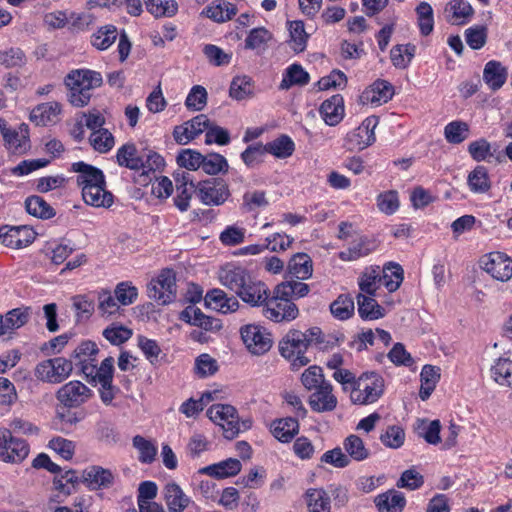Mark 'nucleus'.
<instances>
[{
    "label": "nucleus",
    "instance_id": "obj_61",
    "mask_svg": "<svg viewBox=\"0 0 512 512\" xmlns=\"http://www.w3.org/2000/svg\"><path fill=\"white\" fill-rule=\"evenodd\" d=\"M291 47L295 52H302L307 43L308 34L305 32L304 23L300 20L289 22Z\"/></svg>",
    "mask_w": 512,
    "mask_h": 512
},
{
    "label": "nucleus",
    "instance_id": "obj_14",
    "mask_svg": "<svg viewBox=\"0 0 512 512\" xmlns=\"http://www.w3.org/2000/svg\"><path fill=\"white\" fill-rule=\"evenodd\" d=\"M0 131L12 153L23 154L30 148L28 125L21 124L17 129H10L6 127L5 121L0 120Z\"/></svg>",
    "mask_w": 512,
    "mask_h": 512
},
{
    "label": "nucleus",
    "instance_id": "obj_33",
    "mask_svg": "<svg viewBox=\"0 0 512 512\" xmlns=\"http://www.w3.org/2000/svg\"><path fill=\"white\" fill-rule=\"evenodd\" d=\"M394 95L393 86L385 80L375 81L369 89L365 90L363 97L372 104L387 103Z\"/></svg>",
    "mask_w": 512,
    "mask_h": 512
},
{
    "label": "nucleus",
    "instance_id": "obj_21",
    "mask_svg": "<svg viewBox=\"0 0 512 512\" xmlns=\"http://www.w3.org/2000/svg\"><path fill=\"white\" fill-rule=\"evenodd\" d=\"M114 371V359L113 357L105 358L99 367L93 362L90 364H84L82 372L86 377H91L93 381L99 384L108 385L112 383Z\"/></svg>",
    "mask_w": 512,
    "mask_h": 512
},
{
    "label": "nucleus",
    "instance_id": "obj_58",
    "mask_svg": "<svg viewBox=\"0 0 512 512\" xmlns=\"http://www.w3.org/2000/svg\"><path fill=\"white\" fill-rule=\"evenodd\" d=\"M147 10L155 17H171L178 6L175 0H144Z\"/></svg>",
    "mask_w": 512,
    "mask_h": 512
},
{
    "label": "nucleus",
    "instance_id": "obj_2",
    "mask_svg": "<svg viewBox=\"0 0 512 512\" xmlns=\"http://www.w3.org/2000/svg\"><path fill=\"white\" fill-rule=\"evenodd\" d=\"M102 76L99 72L90 69L72 70L65 77L67 86L68 100L75 107L86 106L95 88L102 84Z\"/></svg>",
    "mask_w": 512,
    "mask_h": 512
},
{
    "label": "nucleus",
    "instance_id": "obj_24",
    "mask_svg": "<svg viewBox=\"0 0 512 512\" xmlns=\"http://www.w3.org/2000/svg\"><path fill=\"white\" fill-rule=\"evenodd\" d=\"M164 499L169 512H183L191 502L190 497L174 482L164 487Z\"/></svg>",
    "mask_w": 512,
    "mask_h": 512
},
{
    "label": "nucleus",
    "instance_id": "obj_28",
    "mask_svg": "<svg viewBox=\"0 0 512 512\" xmlns=\"http://www.w3.org/2000/svg\"><path fill=\"white\" fill-rule=\"evenodd\" d=\"M236 13L237 8L234 4L225 0H217L207 6L202 11L201 15L206 16L214 22L223 23L232 19Z\"/></svg>",
    "mask_w": 512,
    "mask_h": 512
},
{
    "label": "nucleus",
    "instance_id": "obj_8",
    "mask_svg": "<svg viewBox=\"0 0 512 512\" xmlns=\"http://www.w3.org/2000/svg\"><path fill=\"white\" fill-rule=\"evenodd\" d=\"M211 421L219 425L227 439L235 438L240 432L236 409L228 404H215L207 410Z\"/></svg>",
    "mask_w": 512,
    "mask_h": 512
},
{
    "label": "nucleus",
    "instance_id": "obj_63",
    "mask_svg": "<svg viewBox=\"0 0 512 512\" xmlns=\"http://www.w3.org/2000/svg\"><path fill=\"white\" fill-rule=\"evenodd\" d=\"M399 206L398 193L395 190L383 192L377 197V207L386 215L394 214L399 209Z\"/></svg>",
    "mask_w": 512,
    "mask_h": 512
},
{
    "label": "nucleus",
    "instance_id": "obj_40",
    "mask_svg": "<svg viewBox=\"0 0 512 512\" xmlns=\"http://www.w3.org/2000/svg\"><path fill=\"white\" fill-rule=\"evenodd\" d=\"M381 281V268L379 266L366 268L358 279L360 293L374 296Z\"/></svg>",
    "mask_w": 512,
    "mask_h": 512
},
{
    "label": "nucleus",
    "instance_id": "obj_26",
    "mask_svg": "<svg viewBox=\"0 0 512 512\" xmlns=\"http://www.w3.org/2000/svg\"><path fill=\"white\" fill-rule=\"evenodd\" d=\"M241 462L236 458H228L216 464L200 469V473L217 479H223L237 475L241 471Z\"/></svg>",
    "mask_w": 512,
    "mask_h": 512
},
{
    "label": "nucleus",
    "instance_id": "obj_59",
    "mask_svg": "<svg viewBox=\"0 0 512 512\" xmlns=\"http://www.w3.org/2000/svg\"><path fill=\"white\" fill-rule=\"evenodd\" d=\"M271 38L272 34L266 28H254L245 39V48L250 50H264Z\"/></svg>",
    "mask_w": 512,
    "mask_h": 512
},
{
    "label": "nucleus",
    "instance_id": "obj_46",
    "mask_svg": "<svg viewBox=\"0 0 512 512\" xmlns=\"http://www.w3.org/2000/svg\"><path fill=\"white\" fill-rule=\"evenodd\" d=\"M491 376L498 384L512 388V360L498 358L491 367Z\"/></svg>",
    "mask_w": 512,
    "mask_h": 512
},
{
    "label": "nucleus",
    "instance_id": "obj_44",
    "mask_svg": "<svg viewBox=\"0 0 512 512\" xmlns=\"http://www.w3.org/2000/svg\"><path fill=\"white\" fill-rule=\"evenodd\" d=\"M310 80L309 74L299 64H292L286 69V73L280 83V89L287 90L293 85L304 86Z\"/></svg>",
    "mask_w": 512,
    "mask_h": 512
},
{
    "label": "nucleus",
    "instance_id": "obj_62",
    "mask_svg": "<svg viewBox=\"0 0 512 512\" xmlns=\"http://www.w3.org/2000/svg\"><path fill=\"white\" fill-rule=\"evenodd\" d=\"M98 309L104 315H114L119 312L120 304L117 301L115 294L113 295L110 290L102 289L98 293Z\"/></svg>",
    "mask_w": 512,
    "mask_h": 512
},
{
    "label": "nucleus",
    "instance_id": "obj_17",
    "mask_svg": "<svg viewBox=\"0 0 512 512\" xmlns=\"http://www.w3.org/2000/svg\"><path fill=\"white\" fill-rule=\"evenodd\" d=\"M332 391L333 388L330 383L314 390L308 399L311 409L318 413L333 411L337 406V398Z\"/></svg>",
    "mask_w": 512,
    "mask_h": 512
},
{
    "label": "nucleus",
    "instance_id": "obj_37",
    "mask_svg": "<svg viewBox=\"0 0 512 512\" xmlns=\"http://www.w3.org/2000/svg\"><path fill=\"white\" fill-rule=\"evenodd\" d=\"M180 318L192 325L199 326L205 330H212L220 327L218 320L206 316L199 308L188 306L181 312Z\"/></svg>",
    "mask_w": 512,
    "mask_h": 512
},
{
    "label": "nucleus",
    "instance_id": "obj_20",
    "mask_svg": "<svg viewBox=\"0 0 512 512\" xmlns=\"http://www.w3.org/2000/svg\"><path fill=\"white\" fill-rule=\"evenodd\" d=\"M376 248L377 243L375 240L360 236L354 239L346 250L339 253V258L342 261H356L369 255Z\"/></svg>",
    "mask_w": 512,
    "mask_h": 512
},
{
    "label": "nucleus",
    "instance_id": "obj_49",
    "mask_svg": "<svg viewBox=\"0 0 512 512\" xmlns=\"http://www.w3.org/2000/svg\"><path fill=\"white\" fill-rule=\"evenodd\" d=\"M265 153H270L277 158H287L294 152L295 145L287 135H281L275 140L263 145Z\"/></svg>",
    "mask_w": 512,
    "mask_h": 512
},
{
    "label": "nucleus",
    "instance_id": "obj_13",
    "mask_svg": "<svg viewBox=\"0 0 512 512\" xmlns=\"http://www.w3.org/2000/svg\"><path fill=\"white\" fill-rule=\"evenodd\" d=\"M36 233L28 226H1L0 239L2 244L13 249H20L31 244Z\"/></svg>",
    "mask_w": 512,
    "mask_h": 512
},
{
    "label": "nucleus",
    "instance_id": "obj_45",
    "mask_svg": "<svg viewBox=\"0 0 512 512\" xmlns=\"http://www.w3.org/2000/svg\"><path fill=\"white\" fill-rule=\"evenodd\" d=\"M309 512H330V497L323 489H309L306 494Z\"/></svg>",
    "mask_w": 512,
    "mask_h": 512
},
{
    "label": "nucleus",
    "instance_id": "obj_32",
    "mask_svg": "<svg viewBox=\"0 0 512 512\" xmlns=\"http://www.w3.org/2000/svg\"><path fill=\"white\" fill-rule=\"evenodd\" d=\"M379 512H402L406 505L404 495L396 490H389L375 499Z\"/></svg>",
    "mask_w": 512,
    "mask_h": 512
},
{
    "label": "nucleus",
    "instance_id": "obj_4",
    "mask_svg": "<svg viewBox=\"0 0 512 512\" xmlns=\"http://www.w3.org/2000/svg\"><path fill=\"white\" fill-rule=\"evenodd\" d=\"M176 274L172 269H163L148 284V296L158 304L166 305L176 299Z\"/></svg>",
    "mask_w": 512,
    "mask_h": 512
},
{
    "label": "nucleus",
    "instance_id": "obj_51",
    "mask_svg": "<svg viewBox=\"0 0 512 512\" xmlns=\"http://www.w3.org/2000/svg\"><path fill=\"white\" fill-rule=\"evenodd\" d=\"M447 11L450 13L448 21L453 25L465 23L474 12L472 6L466 0H452Z\"/></svg>",
    "mask_w": 512,
    "mask_h": 512
},
{
    "label": "nucleus",
    "instance_id": "obj_47",
    "mask_svg": "<svg viewBox=\"0 0 512 512\" xmlns=\"http://www.w3.org/2000/svg\"><path fill=\"white\" fill-rule=\"evenodd\" d=\"M343 447L349 459L355 461H364L370 456V451L366 448L363 440L357 435H349L343 442Z\"/></svg>",
    "mask_w": 512,
    "mask_h": 512
},
{
    "label": "nucleus",
    "instance_id": "obj_50",
    "mask_svg": "<svg viewBox=\"0 0 512 512\" xmlns=\"http://www.w3.org/2000/svg\"><path fill=\"white\" fill-rule=\"evenodd\" d=\"M30 316L31 310L29 307H19L8 311L5 316H3L7 333H11L24 326L30 319Z\"/></svg>",
    "mask_w": 512,
    "mask_h": 512
},
{
    "label": "nucleus",
    "instance_id": "obj_22",
    "mask_svg": "<svg viewBox=\"0 0 512 512\" xmlns=\"http://www.w3.org/2000/svg\"><path fill=\"white\" fill-rule=\"evenodd\" d=\"M83 479L92 490L110 487L114 482V475L109 469L101 466H91L84 470Z\"/></svg>",
    "mask_w": 512,
    "mask_h": 512
},
{
    "label": "nucleus",
    "instance_id": "obj_15",
    "mask_svg": "<svg viewBox=\"0 0 512 512\" xmlns=\"http://www.w3.org/2000/svg\"><path fill=\"white\" fill-rule=\"evenodd\" d=\"M376 120L374 118L365 119L362 124L348 133L345 141L349 150H363L375 142L374 128Z\"/></svg>",
    "mask_w": 512,
    "mask_h": 512
},
{
    "label": "nucleus",
    "instance_id": "obj_19",
    "mask_svg": "<svg viewBox=\"0 0 512 512\" xmlns=\"http://www.w3.org/2000/svg\"><path fill=\"white\" fill-rule=\"evenodd\" d=\"M204 301L207 307L223 314L235 312L239 308L237 298L229 297L223 290L217 288L207 292Z\"/></svg>",
    "mask_w": 512,
    "mask_h": 512
},
{
    "label": "nucleus",
    "instance_id": "obj_38",
    "mask_svg": "<svg viewBox=\"0 0 512 512\" xmlns=\"http://www.w3.org/2000/svg\"><path fill=\"white\" fill-rule=\"evenodd\" d=\"M298 432L299 423L296 418L287 417L273 422L272 433L283 443L290 442Z\"/></svg>",
    "mask_w": 512,
    "mask_h": 512
},
{
    "label": "nucleus",
    "instance_id": "obj_5",
    "mask_svg": "<svg viewBox=\"0 0 512 512\" xmlns=\"http://www.w3.org/2000/svg\"><path fill=\"white\" fill-rule=\"evenodd\" d=\"M29 445L24 439L16 438L8 428H0V461L18 464L29 455Z\"/></svg>",
    "mask_w": 512,
    "mask_h": 512
},
{
    "label": "nucleus",
    "instance_id": "obj_48",
    "mask_svg": "<svg viewBox=\"0 0 512 512\" xmlns=\"http://www.w3.org/2000/svg\"><path fill=\"white\" fill-rule=\"evenodd\" d=\"M25 208L28 214L37 218L50 219L55 216L54 209L37 195L30 196L25 200Z\"/></svg>",
    "mask_w": 512,
    "mask_h": 512
},
{
    "label": "nucleus",
    "instance_id": "obj_64",
    "mask_svg": "<svg viewBox=\"0 0 512 512\" xmlns=\"http://www.w3.org/2000/svg\"><path fill=\"white\" fill-rule=\"evenodd\" d=\"M89 140L93 148L101 153L109 151L114 145L113 135L107 129L93 131Z\"/></svg>",
    "mask_w": 512,
    "mask_h": 512
},
{
    "label": "nucleus",
    "instance_id": "obj_10",
    "mask_svg": "<svg viewBox=\"0 0 512 512\" xmlns=\"http://www.w3.org/2000/svg\"><path fill=\"white\" fill-rule=\"evenodd\" d=\"M240 333L247 349L255 355L266 353L272 346L270 333L259 325H246L241 328Z\"/></svg>",
    "mask_w": 512,
    "mask_h": 512
},
{
    "label": "nucleus",
    "instance_id": "obj_6",
    "mask_svg": "<svg viewBox=\"0 0 512 512\" xmlns=\"http://www.w3.org/2000/svg\"><path fill=\"white\" fill-rule=\"evenodd\" d=\"M72 362L63 357L44 360L37 364L35 375L48 383H61L72 373Z\"/></svg>",
    "mask_w": 512,
    "mask_h": 512
},
{
    "label": "nucleus",
    "instance_id": "obj_34",
    "mask_svg": "<svg viewBox=\"0 0 512 512\" xmlns=\"http://www.w3.org/2000/svg\"><path fill=\"white\" fill-rule=\"evenodd\" d=\"M143 158L142 153L139 154L136 146L131 143L121 146L116 155L117 163L131 170H140L144 165Z\"/></svg>",
    "mask_w": 512,
    "mask_h": 512
},
{
    "label": "nucleus",
    "instance_id": "obj_55",
    "mask_svg": "<svg viewBox=\"0 0 512 512\" xmlns=\"http://www.w3.org/2000/svg\"><path fill=\"white\" fill-rule=\"evenodd\" d=\"M468 186L474 193H486L490 189L488 172L484 166H477L469 173Z\"/></svg>",
    "mask_w": 512,
    "mask_h": 512
},
{
    "label": "nucleus",
    "instance_id": "obj_31",
    "mask_svg": "<svg viewBox=\"0 0 512 512\" xmlns=\"http://www.w3.org/2000/svg\"><path fill=\"white\" fill-rule=\"evenodd\" d=\"M507 69L498 61H489L483 71V79L493 91L500 89L507 79Z\"/></svg>",
    "mask_w": 512,
    "mask_h": 512
},
{
    "label": "nucleus",
    "instance_id": "obj_11",
    "mask_svg": "<svg viewBox=\"0 0 512 512\" xmlns=\"http://www.w3.org/2000/svg\"><path fill=\"white\" fill-rule=\"evenodd\" d=\"M481 268L499 281H508L512 277V259L501 252H492L480 260Z\"/></svg>",
    "mask_w": 512,
    "mask_h": 512
},
{
    "label": "nucleus",
    "instance_id": "obj_54",
    "mask_svg": "<svg viewBox=\"0 0 512 512\" xmlns=\"http://www.w3.org/2000/svg\"><path fill=\"white\" fill-rule=\"evenodd\" d=\"M417 23L422 36L431 34L434 28V15L431 5L420 2L416 7Z\"/></svg>",
    "mask_w": 512,
    "mask_h": 512
},
{
    "label": "nucleus",
    "instance_id": "obj_18",
    "mask_svg": "<svg viewBox=\"0 0 512 512\" xmlns=\"http://www.w3.org/2000/svg\"><path fill=\"white\" fill-rule=\"evenodd\" d=\"M250 274L242 267L227 265L219 272L220 283L236 295L248 281Z\"/></svg>",
    "mask_w": 512,
    "mask_h": 512
},
{
    "label": "nucleus",
    "instance_id": "obj_39",
    "mask_svg": "<svg viewBox=\"0 0 512 512\" xmlns=\"http://www.w3.org/2000/svg\"><path fill=\"white\" fill-rule=\"evenodd\" d=\"M254 82L248 76H236L232 79L229 95L232 99L242 101L252 98L255 94Z\"/></svg>",
    "mask_w": 512,
    "mask_h": 512
},
{
    "label": "nucleus",
    "instance_id": "obj_23",
    "mask_svg": "<svg viewBox=\"0 0 512 512\" xmlns=\"http://www.w3.org/2000/svg\"><path fill=\"white\" fill-rule=\"evenodd\" d=\"M72 170L78 173L77 183L82 189L89 185L105 184L103 172L92 165L80 161L72 164Z\"/></svg>",
    "mask_w": 512,
    "mask_h": 512
},
{
    "label": "nucleus",
    "instance_id": "obj_7",
    "mask_svg": "<svg viewBox=\"0 0 512 512\" xmlns=\"http://www.w3.org/2000/svg\"><path fill=\"white\" fill-rule=\"evenodd\" d=\"M195 193L208 206H220L230 196L228 185L220 178H210L197 183Z\"/></svg>",
    "mask_w": 512,
    "mask_h": 512
},
{
    "label": "nucleus",
    "instance_id": "obj_42",
    "mask_svg": "<svg viewBox=\"0 0 512 512\" xmlns=\"http://www.w3.org/2000/svg\"><path fill=\"white\" fill-rule=\"evenodd\" d=\"M310 291L309 285L297 280L285 281L275 287V294L288 297L290 301L306 296Z\"/></svg>",
    "mask_w": 512,
    "mask_h": 512
},
{
    "label": "nucleus",
    "instance_id": "obj_1",
    "mask_svg": "<svg viewBox=\"0 0 512 512\" xmlns=\"http://www.w3.org/2000/svg\"><path fill=\"white\" fill-rule=\"evenodd\" d=\"M322 335L318 327L310 328L305 332L290 330L279 342L280 354L291 361L294 369H299L310 362L305 354L311 345H319L323 342Z\"/></svg>",
    "mask_w": 512,
    "mask_h": 512
},
{
    "label": "nucleus",
    "instance_id": "obj_25",
    "mask_svg": "<svg viewBox=\"0 0 512 512\" xmlns=\"http://www.w3.org/2000/svg\"><path fill=\"white\" fill-rule=\"evenodd\" d=\"M320 113L326 124L337 125L344 116L343 97L337 94L325 100L320 107Z\"/></svg>",
    "mask_w": 512,
    "mask_h": 512
},
{
    "label": "nucleus",
    "instance_id": "obj_27",
    "mask_svg": "<svg viewBox=\"0 0 512 512\" xmlns=\"http://www.w3.org/2000/svg\"><path fill=\"white\" fill-rule=\"evenodd\" d=\"M60 111L61 106L57 102L42 103L32 109L30 120L36 125L46 126L57 121Z\"/></svg>",
    "mask_w": 512,
    "mask_h": 512
},
{
    "label": "nucleus",
    "instance_id": "obj_35",
    "mask_svg": "<svg viewBox=\"0 0 512 512\" xmlns=\"http://www.w3.org/2000/svg\"><path fill=\"white\" fill-rule=\"evenodd\" d=\"M358 313L364 320H376L384 317V308L370 295L359 293L356 296Z\"/></svg>",
    "mask_w": 512,
    "mask_h": 512
},
{
    "label": "nucleus",
    "instance_id": "obj_16",
    "mask_svg": "<svg viewBox=\"0 0 512 512\" xmlns=\"http://www.w3.org/2000/svg\"><path fill=\"white\" fill-rule=\"evenodd\" d=\"M269 295V289L261 282L254 280L251 276L245 282L243 288L237 293V296L245 303L251 306H260L264 304Z\"/></svg>",
    "mask_w": 512,
    "mask_h": 512
},
{
    "label": "nucleus",
    "instance_id": "obj_41",
    "mask_svg": "<svg viewBox=\"0 0 512 512\" xmlns=\"http://www.w3.org/2000/svg\"><path fill=\"white\" fill-rule=\"evenodd\" d=\"M439 371L440 369L438 367L432 365H425L422 368L420 374L421 387L419 391V396L423 401L427 400L434 391L436 384L440 379Z\"/></svg>",
    "mask_w": 512,
    "mask_h": 512
},
{
    "label": "nucleus",
    "instance_id": "obj_43",
    "mask_svg": "<svg viewBox=\"0 0 512 512\" xmlns=\"http://www.w3.org/2000/svg\"><path fill=\"white\" fill-rule=\"evenodd\" d=\"M403 281V269L397 263H388L381 269V281L388 291H396Z\"/></svg>",
    "mask_w": 512,
    "mask_h": 512
},
{
    "label": "nucleus",
    "instance_id": "obj_52",
    "mask_svg": "<svg viewBox=\"0 0 512 512\" xmlns=\"http://www.w3.org/2000/svg\"><path fill=\"white\" fill-rule=\"evenodd\" d=\"M355 310L354 299L349 294H341L330 305L332 315L339 320H347Z\"/></svg>",
    "mask_w": 512,
    "mask_h": 512
},
{
    "label": "nucleus",
    "instance_id": "obj_36",
    "mask_svg": "<svg viewBox=\"0 0 512 512\" xmlns=\"http://www.w3.org/2000/svg\"><path fill=\"white\" fill-rule=\"evenodd\" d=\"M288 270L298 280L308 279L313 272L312 260L306 253H297L290 259Z\"/></svg>",
    "mask_w": 512,
    "mask_h": 512
},
{
    "label": "nucleus",
    "instance_id": "obj_53",
    "mask_svg": "<svg viewBox=\"0 0 512 512\" xmlns=\"http://www.w3.org/2000/svg\"><path fill=\"white\" fill-rule=\"evenodd\" d=\"M117 35L114 25L102 26L91 36V44L98 50H106L116 41Z\"/></svg>",
    "mask_w": 512,
    "mask_h": 512
},
{
    "label": "nucleus",
    "instance_id": "obj_60",
    "mask_svg": "<svg viewBox=\"0 0 512 512\" xmlns=\"http://www.w3.org/2000/svg\"><path fill=\"white\" fill-rule=\"evenodd\" d=\"M444 135L449 143L460 144L468 138L469 126L462 121H452L445 126Z\"/></svg>",
    "mask_w": 512,
    "mask_h": 512
},
{
    "label": "nucleus",
    "instance_id": "obj_9",
    "mask_svg": "<svg viewBox=\"0 0 512 512\" xmlns=\"http://www.w3.org/2000/svg\"><path fill=\"white\" fill-rule=\"evenodd\" d=\"M264 316L276 323L289 322L297 318L299 314L298 307L288 297H280L273 291V296L267 298L264 302Z\"/></svg>",
    "mask_w": 512,
    "mask_h": 512
},
{
    "label": "nucleus",
    "instance_id": "obj_29",
    "mask_svg": "<svg viewBox=\"0 0 512 512\" xmlns=\"http://www.w3.org/2000/svg\"><path fill=\"white\" fill-rule=\"evenodd\" d=\"M82 197L93 207H110L113 203V195L105 189V184L86 186L82 189Z\"/></svg>",
    "mask_w": 512,
    "mask_h": 512
},
{
    "label": "nucleus",
    "instance_id": "obj_57",
    "mask_svg": "<svg viewBox=\"0 0 512 512\" xmlns=\"http://www.w3.org/2000/svg\"><path fill=\"white\" fill-rule=\"evenodd\" d=\"M381 443L390 449H398L405 442V431L399 425H391L380 435Z\"/></svg>",
    "mask_w": 512,
    "mask_h": 512
},
{
    "label": "nucleus",
    "instance_id": "obj_3",
    "mask_svg": "<svg viewBox=\"0 0 512 512\" xmlns=\"http://www.w3.org/2000/svg\"><path fill=\"white\" fill-rule=\"evenodd\" d=\"M383 392V377L375 372H366L355 382L350 398L355 404L367 405L376 402Z\"/></svg>",
    "mask_w": 512,
    "mask_h": 512
},
{
    "label": "nucleus",
    "instance_id": "obj_12",
    "mask_svg": "<svg viewBox=\"0 0 512 512\" xmlns=\"http://www.w3.org/2000/svg\"><path fill=\"white\" fill-rule=\"evenodd\" d=\"M92 391L82 382L74 380L64 384L57 391L58 401L65 407L75 408L87 402Z\"/></svg>",
    "mask_w": 512,
    "mask_h": 512
},
{
    "label": "nucleus",
    "instance_id": "obj_56",
    "mask_svg": "<svg viewBox=\"0 0 512 512\" xmlns=\"http://www.w3.org/2000/svg\"><path fill=\"white\" fill-rule=\"evenodd\" d=\"M301 382L309 391L319 389L320 386H324V384L329 383L324 377L322 368L316 365H312L305 369L301 375Z\"/></svg>",
    "mask_w": 512,
    "mask_h": 512
},
{
    "label": "nucleus",
    "instance_id": "obj_30",
    "mask_svg": "<svg viewBox=\"0 0 512 512\" xmlns=\"http://www.w3.org/2000/svg\"><path fill=\"white\" fill-rule=\"evenodd\" d=\"M196 185L191 180L189 173H183L181 179H176L175 206L181 211H186L190 206L192 194L195 193Z\"/></svg>",
    "mask_w": 512,
    "mask_h": 512
}]
</instances>
